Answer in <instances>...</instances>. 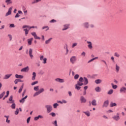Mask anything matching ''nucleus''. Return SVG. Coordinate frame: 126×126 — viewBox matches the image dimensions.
Returning <instances> with one entry per match:
<instances>
[{"mask_svg": "<svg viewBox=\"0 0 126 126\" xmlns=\"http://www.w3.org/2000/svg\"><path fill=\"white\" fill-rule=\"evenodd\" d=\"M83 113L86 115L87 117H90V112L89 111H83Z\"/></svg>", "mask_w": 126, "mask_h": 126, "instance_id": "nucleus-23", "label": "nucleus"}, {"mask_svg": "<svg viewBox=\"0 0 126 126\" xmlns=\"http://www.w3.org/2000/svg\"><path fill=\"white\" fill-rule=\"evenodd\" d=\"M11 75H12V74H6L4 76L3 79H8Z\"/></svg>", "mask_w": 126, "mask_h": 126, "instance_id": "nucleus-17", "label": "nucleus"}, {"mask_svg": "<svg viewBox=\"0 0 126 126\" xmlns=\"http://www.w3.org/2000/svg\"><path fill=\"white\" fill-rule=\"evenodd\" d=\"M23 29H25V28H28V29H29V30H30V29H32V28H36L37 29V27H34V26H32V27H30L28 25H24L22 27Z\"/></svg>", "mask_w": 126, "mask_h": 126, "instance_id": "nucleus-5", "label": "nucleus"}, {"mask_svg": "<svg viewBox=\"0 0 126 126\" xmlns=\"http://www.w3.org/2000/svg\"><path fill=\"white\" fill-rule=\"evenodd\" d=\"M39 94L40 93L39 92H37L33 94V97H36V96H38V95H39Z\"/></svg>", "mask_w": 126, "mask_h": 126, "instance_id": "nucleus-42", "label": "nucleus"}, {"mask_svg": "<svg viewBox=\"0 0 126 126\" xmlns=\"http://www.w3.org/2000/svg\"><path fill=\"white\" fill-rule=\"evenodd\" d=\"M95 90L96 92H101V88L99 87H97L95 88Z\"/></svg>", "mask_w": 126, "mask_h": 126, "instance_id": "nucleus-34", "label": "nucleus"}, {"mask_svg": "<svg viewBox=\"0 0 126 126\" xmlns=\"http://www.w3.org/2000/svg\"><path fill=\"white\" fill-rule=\"evenodd\" d=\"M29 71V66H27L25 68H23L21 70V71L22 72H27V71Z\"/></svg>", "mask_w": 126, "mask_h": 126, "instance_id": "nucleus-10", "label": "nucleus"}, {"mask_svg": "<svg viewBox=\"0 0 126 126\" xmlns=\"http://www.w3.org/2000/svg\"><path fill=\"white\" fill-rule=\"evenodd\" d=\"M44 91H45V90L44 89V88H41L39 90L38 92H39V94H41V93H42V92H44Z\"/></svg>", "mask_w": 126, "mask_h": 126, "instance_id": "nucleus-41", "label": "nucleus"}, {"mask_svg": "<svg viewBox=\"0 0 126 126\" xmlns=\"http://www.w3.org/2000/svg\"><path fill=\"white\" fill-rule=\"evenodd\" d=\"M69 26V25L68 24L64 25V29H62L63 31H64V30H66L68 29Z\"/></svg>", "mask_w": 126, "mask_h": 126, "instance_id": "nucleus-24", "label": "nucleus"}, {"mask_svg": "<svg viewBox=\"0 0 126 126\" xmlns=\"http://www.w3.org/2000/svg\"><path fill=\"white\" fill-rule=\"evenodd\" d=\"M120 92L121 93H126V88L125 87H122L120 88Z\"/></svg>", "mask_w": 126, "mask_h": 126, "instance_id": "nucleus-14", "label": "nucleus"}, {"mask_svg": "<svg viewBox=\"0 0 126 126\" xmlns=\"http://www.w3.org/2000/svg\"><path fill=\"white\" fill-rule=\"evenodd\" d=\"M114 56H115V57H116L117 58H120V54H119L117 52L115 53Z\"/></svg>", "mask_w": 126, "mask_h": 126, "instance_id": "nucleus-45", "label": "nucleus"}, {"mask_svg": "<svg viewBox=\"0 0 126 126\" xmlns=\"http://www.w3.org/2000/svg\"><path fill=\"white\" fill-rule=\"evenodd\" d=\"M113 120H115V121H119L120 120V116H119V114H117V116H114L113 117Z\"/></svg>", "mask_w": 126, "mask_h": 126, "instance_id": "nucleus-15", "label": "nucleus"}, {"mask_svg": "<svg viewBox=\"0 0 126 126\" xmlns=\"http://www.w3.org/2000/svg\"><path fill=\"white\" fill-rule=\"evenodd\" d=\"M23 89V85L20 87V89L19 90V91H18L19 93H21Z\"/></svg>", "mask_w": 126, "mask_h": 126, "instance_id": "nucleus-40", "label": "nucleus"}, {"mask_svg": "<svg viewBox=\"0 0 126 126\" xmlns=\"http://www.w3.org/2000/svg\"><path fill=\"white\" fill-rule=\"evenodd\" d=\"M28 95H26L25 97H23L22 99L20 100V103H24L25 102V99H27Z\"/></svg>", "mask_w": 126, "mask_h": 126, "instance_id": "nucleus-18", "label": "nucleus"}, {"mask_svg": "<svg viewBox=\"0 0 126 126\" xmlns=\"http://www.w3.org/2000/svg\"><path fill=\"white\" fill-rule=\"evenodd\" d=\"M8 37H9L10 41L12 40V36L11 34H8Z\"/></svg>", "mask_w": 126, "mask_h": 126, "instance_id": "nucleus-53", "label": "nucleus"}, {"mask_svg": "<svg viewBox=\"0 0 126 126\" xmlns=\"http://www.w3.org/2000/svg\"><path fill=\"white\" fill-rule=\"evenodd\" d=\"M4 117V118H6V123H7V124H10V120H8V119L9 118V116L5 115Z\"/></svg>", "mask_w": 126, "mask_h": 126, "instance_id": "nucleus-19", "label": "nucleus"}, {"mask_svg": "<svg viewBox=\"0 0 126 126\" xmlns=\"http://www.w3.org/2000/svg\"><path fill=\"white\" fill-rule=\"evenodd\" d=\"M14 83H15V84H17V83H18V79H17L15 80Z\"/></svg>", "mask_w": 126, "mask_h": 126, "instance_id": "nucleus-62", "label": "nucleus"}, {"mask_svg": "<svg viewBox=\"0 0 126 126\" xmlns=\"http://www.w3.org/2000/svg\"><path fill=\"white\" fill-rule=\"evenodd\" d=\"M45 108H46L47 113H51L53 111V107L51 105H46Z\"/></svg>", "mask_w": 126, "mask_h": 126, "instance_id": "nucleus-3", "label": "nucleus"}, {"mask_svg": "<svg viewBox=\"0 0 126 126\" xmlns=\"http://www.w3.org/2000/svg\"><path fill=\"white\" fill-rule=\"evenodd\" d=\"M50 23H55V22H57V21H56L55 20H52L50 21Z\"/></svg>", "mask_w": 126, "mask_h": 126, "instance_id": "nucleus-59", "label": "nucleus"}, {"mask_svg": "<svg viewBox=\"0 0 126 126\" xmlns=\"http://www.w3.org/2000/svg\"><path fill=\"white\" fill-rule=\"evenodd\" d=\"M30 119H31V117H29L27 120V124H29V122H30Z\"/></svg>", "mask_w": 126, "mask_h": 126, "instance_id": "nucleus-55", "label": "nucleus"}, {"mask_svg": "<svg viewBox=\"0 0 126 126\" xmlns=\"http://www.w3.org/2000/svg\"><path fill=\"white\" fill-rule=\"evenodd\" d=\"M19 113V109H18V108H17L16 110L15 111V114L18 115Z\"/></svg>", "mask_w": 126, "mask_h": 126, "instance_id": "nucleus-44", "label": "nucleus"}, {"mask_svg": "<svg viewBox=\"0 0 126 126\" xmlns=\"http://www.w3.org/2000/svg\"><path fill=\"white\" fill-rule=\"evenodd\" d=\"M81 56L82 57H85V56H86V53L85 52H83L81 54Z\"/></svg>", "mask_w": 126, "mask_h": 126, "instance_id": "nucleus-46", "label": "nucleus"}, {"mask_svg": "<svg viewBox=\"0 0 126 126\" xmlns=\"http://www.w3.org/2000/svg\"><path fill=\"white\" fill-rule=\"evenodd\" d=\"M31 34L33 36L34 39H36L37 40H40L41 38L38 36H37V34H36L35 32H32L31 33Z\"/></svg>", "mask_w": 126, "mask_h": 126, "instance_id": "nucleus-6", "label": "nucleus"}, {"mask_svg": "<svg viewBox=\"0 0 126 126\" xmlns=\"http://www.w3.org/2000/svg\"><path fill=\"white\" fill-rule=\"evenodd\" d=\"M79 77V75L78 74H76L74 76V79H78V78Z\"/></svg>", "mask_w": 126, "mask_h": 126, "instance_id": "nucleus-48", "label": "nucleus"}, {"mask_svg": "<svg viewBox=\"0 0 126 126\" xmlns=\"http://www.w3.org/2000/svg\"><path fill=\"white\" fill-rule=\"evenodd\" d=\"M101 62H102V63H105V65H107V62H106V61H105V60H101Z\"/></svg>", "mask_w": 126, "mask_h": 126, "instance_id": "nucleus-60", "label": "nucleus"}, {"mask_svg": "<svg viewBox=\"0 0 126 126\" xmlns=\"http://www.w3.org/2000/svg\"><path fill=\"white\" fill-rule=\"evenodd\" d=\"M38 119H43L44 117L42 115H38Z\"/></svg>", "mask_w": 126, "mask_h": 126, "instance_id": "nucleus-64", "label": "nucleus"}, {"mask_svg": "<svg viewBox=\"0 0 126 126\" xmlns=\"http://www.w3.org/2000/svg\"><path fill=\"white\" fill-rule=\"evenodd\" d=\"M38 120H39V117H38V116L35 117L34 118V121H38Z\"/></svg>", "mask_w": 126, "mask_h": 126, "instance_id": "nucleus-63", "label": "nucleus"}, {"mask_svg": "<svg viewBox=\"0 0 126 126\" xmlns=\"http://www.w3.org/2000/svg\"><path fill=\"white\" fill-rule=\"evenodd\" d=\"M30 30H29V29H24V30H23V31H24V32H25V36H27V35H28V33H29V31H30Z\"/></svg>", "mask_w": 126, "mask_h": 126, "instance_id": "nucleus-16", "label": "nucleus"}, {"mask_svg": "<svg viewBox=\"0 0 126 126\" xmlns=\"http://www.w3.org/2000/svg\"><path fill=\"white\" fill-rule=\"evenodd\" d=\"M52 38H49L48 40L45 41V44H50L51 41H52Z\"/></svg>", "mask_w": 126, "mask_h": 126, "instance_id": "nucleus-32", "label": "nucleus"}, {"mask_svg": "<svg viewBox=\"0 0 126 126\" xmlns=\"http://www.w3.org/2000/svg\"><path fill=\"white\" fill-rule=\"evenodd\" d=\"M57 107H59V104H58L57 103H54L53 104V108L54 109H57Z\"/></svg>", "mask_w": 126, "mask_h": 126, "instance_id": "nucleus-38", "label": "nucleus"}, {"mask_svg": "<svg viewBox=\"0 0 126 126\" xmlns=\"http://www.w3.org/2000/svg\"><path fill=\"white\" fill-rule=\"evenodd\" d=\"M15 77H16V78L22 79V78H23V76H22L21 75H18V74H16L15 75Z\"/></svg>", "mask_w": 126, "mask_h": 126, "instance_id": "nucleus-28", "label": "nucleus"}, {"mask_svg": "<svg viewBox=\"0 0 126 126\" xmlns=\"http://www.w3.org/2000/svg\"><path fill=\"white\" fill-rule=\"evenodd\" d=\"M11 10H12V7H11L9 8L8 12L6 13L5 16H8L11 14Z\"/></svg>", "mask_w": 126, "mask_h": 126, "instance_id": "nucleus-12", "label": "nucleus"}, {"mask_svg": "<svg viewBox=\"0 0 126 126\" xmlns=\"http://www.w3.org/2000/svg\"><path fill=\"white\" fill-rule=\"evenodd\" d=\"M32 54H33V49H32V48H30V49H29V56H30V58L32 60L34 57Z\"/></svg>", "mask_w": 126, "mask_h": 126, "instance_id": "nucleus-8", "label": "nucleus"}, {"mask_svg": "<svg viewBox=\"0 0 126 126\" xmlns=\"http://www.w3.org/2000/svg\"><path fill=\"white\" fill-rule=\"evenodd\" d=\"M111 85L113 89H117L118 88V86L114 85L113 83L111 84Z\"/></svg>", "mask_w": 126, "mask_h": 126, "instance_id": "nucleus-36", "label": "nucleus"}, {"mask_svg": "<svg viewBox=\"0 0 126 126\" xmlns=\"http://www.w3.org/2000/svg\"><path fill=\"white\" fill-rule=\"evenodd\" d=\"M66 103H67V101H66V100H62V104H66Z\"/></svg>", "mask_w": 126, "mask_h": 126, "instance_id": "nucleus-57", "label": "nucleus"}, {"mask_svg": "<svg viewBox=\"0 0 126 126\" xmlns=\"http://www.w3.org/2000/svg\"><path fill=\"white\" fill-rule=\"evenodd\" d=\"M13 98V96L12 95H11L9 98V101H10L9 103L10 104H12V103H14V100H12Z\"/></svg>", "mask_w": 126, "mask_h": 126, "instance_id": "nucleus-21", "label": "nucleus"}, {"mask_svg": "<svg viewBox=\"0 0 126 126\" xmlns=\"http://www.w3.org/2000/svg\"><path fill=\"white\" fill-rule=\"evenodd\" d=\"M114 93V90L112 89L110 90L109 91H108L107 94L108 95H112V94Z\"/></svg>", "mask_w": 126, "mask_h": 126, "instance_id": "nucleus-30", "label": "nucleus"}, {"mask_svg": "<svg viewBox=\"0 0 126 126\" xmlns=\"http://www.w3.org/2000/svg\"><path fill=\"white\" fill-rule=\"evenodd\" d=\"M5 2L7 5H8V4H11L12 3V2L10 0H6Z\"/></svg>", "mask_w": 126, "mask_h": 126, "instance_id": "nucleus-37", "label": "nucleus"}, {"mask_svg": "<svg viewBox=\"0 0 126 126\" xmlns=\"http://www.w3.org/2000/svg\"><path fill=\"white\" fill-rule=\"evenodd\" d=\"M116 70L117 71V72H119V71H120V66L119 65H118V64H116Z\"/></svg>", "mask_w": 126, "mask_h": 126, "instance_id": "nucleus-31", "label": "nucleus"}, {"mask_svg": "<svg viewBox=\"0 0 126 126\" xmlns=\"http://www.w3.org/2000/svg\"><path fill=\"white\" fill-rule=\"evenodd\" d=\"M5 94V92H3L2 94H0V99H1L4 96V94Z\"/></svg>", "mask_w": 126, "mask_h": 126, "instance_id": "nucleus-39", "label": "nucleus"}, {"mask_svg": "<svg viewBox=\"0 0 126 126\" xmlns=\"http://www.w3.org/2000/svg\"><path fill=\"white\" fill-rule=\"evenodd\" d=\"M38 83V81H34L32 83V85H35V84H37Z\"/></svg>", "mask_w": 126, "mask_h": 126, "instance_id": "nucleus-52", "label": "nucleus"}, {"mask_svg": "<svg viewBox=\"0 0 126 126\" xmlns=\"http://www.w3.org/2000/svg\"><path fill=\"white\" fill-rule=\"evenodd\" d=\"M38 1H39L38 0L32 1V4H34V3H37V2H38Z\"/></svg>", "mask_w": 126, "mask_h": 126, "instance_id": "nucleus-61", "label": "nucleus"}, {"mask_svg": "<svg viewBox=\"0 0 126 126\" xmlns=\"http://www.w3.org/2000/svg\"><path fill=\"white\" fill-rule=\"evenodd\" d=\"M33 90L34 91H38L39 90V86L34 87Z\"/></svg>", "mask_w": 126, "mask_h": 126, "instance_id": "nucleus-43", "label": "nucleus"}, {"mask_svg": "<svg viewBox=\"0 0 126 126\" xmlns=\"http://www.w3.org/2000/svg\"><path fill=\"white\" fill-rule=\"evenodd\" d=\"M10 27H12V28H14V27H15V26L14 25V24H11L10 25Z\"/></svg>", "mask_w": 126, "mask_h": 126, "instance_id": "nucleus-54", "label": "nucleus"}, {"mask_svg": "<svg viewBox=\"0 0 126 126\" xmlns=\"http://www.w3.org/2000/svg\"><path fill=\"white\" fill-rule=\"evenodd\" d=\"M76 56H72L70 59V62L72 64H74L76 62Z\"/></svg>", "mask_w": 126, "mask_h": 126, "instance_id": "nucleus-4", "label": "nucleus"}, {"mask_svg": "<svg viewBox=\"0 0 126 126\" xmlns=\"http://www.w3.org/2000/svg\"><path fill=\"white\" fill-rule=\"evenodd\" d=\"M50 115H51V116H52V117H56V113H55L52 112L50 114Z\"/></svg>", "mask_w": 126, "mask_h": 126, "instance_id": "nucleus-50", "label": "nucleus"}, {"mask_svg": "<svg viewBox=\"0 0 126 126\" xmlns=\"http://www.w3.org/2000/svg\"><path fill=\"white\" fill-rule=\"evenodd\" d=\"M19 16H20L19 15V14L18 13H17L16 15L15 16V18H17L19 17Z\"/></svg>", "mask_w": 126, "mask_h": 126, "instance_id": "nucleus-58", "label": "nucleus"}, {"mask_svg": "<svg viewBox=\"0 0 126 126\" xmlns=\"http://www.w3.org/2000/svg\"><path fill=\"white\" fill-rule=\"evenodd\" d=\"M76 46H77V43H73L72 48H74V47H76Z\"/></svg>", "mask_w": 126, "mask_h": 126, "instance_id": "nucleus-49", "label": "nucleus"}, {"mask_svg": "<svg viewBox=\"0 0 126 126\" xmlns=\"http://www.w3.org/2000/svg\"><path fill=\"white\" fill-rule=\"evenodd\" d=\"M80 101L81 103H86L87 100L86 99L85 97L83 96H81L80 97Z\"/></svg>", "mask_w": 126, "mask_h": 126, "instance_id": "nucleus-13", "label": "nucleus"}, {"mask_svg": "<svg viewBox=\"0 0 126 126\" xmlns=\"http://www.w3.org/2000/svg\"><path fill=\"white\" fill-rule=\"evenodd\" d=\"M110 107H117V103L111 102L110 104Z\"/></svg>", "mask_w": 126, "mask_h": 126, "instance_id": "nucleus-27", "label": "nucleus"}, {"mask_svg": "<svg viewBox=\"0 0 126 126\" xmlns=\"http://www.w3.org/2000/svg\"><path fill=\"white\" fill-rule=\"evenodd\" d=\"M36 72H32V80H35V79H36Z\"/></svg>", "mask_w": 126, "mask_h": 126, "instance_id": "nucleus-22", "label": "nucleus"}, {"mask_svg": "<svg viewBox=\"0 0 126 126\" xmlns=\"http://www.w3.org/2000/svg\"><path fill=\"white\" fill-rule=\"evenodd\" d=\"M84 79L85 80V85H87L88 84V79L86 77H84Z\"/></svg>", "mask_w": 126, "mask_h": 126, "instance_id": "nucleus-35", "label": "nucleus"}, {"mask_svg": "<svg viewBox=\"0 0 126 126\" xmlns=\"http://www.w3.org/2000/svg\"><path fill=\"white\" fill-rule=\"evenodd\" d=\"M47 28L46 31L47 30H49V27L48 26H44L42 28V30H44V29H46Z\"/></svg>", "mask_w": 126, "mask_h": 126, "instance_id": "nucleus-51", "label": "nucleus"}, {"mask_svg": "<svg viewBox=\"0 0 126 126\" xmlns=\"http://www.w3.org/2000/svg\"><path fill=\"white\" fill-rule=\"evenodd\" d=\"M92 105L93 106H97V103L96 102V100L94 99L92 100Z\"/></svg>", "mask_w": 126, "mask_h": 126, "instance_id": "nucleus-26", "label": "nucleus"}, {"mask_svg": "<svg viewBox=\"0 0 126 126\" xmlns=\"http://www.w3.org/2000/svg\"><path fill=\"white\" fill-rule=\"evenodd\" d=\"M12 103H13L11 105L12 109H15V103L14 102Z\"/></svg>", "mask_w": 126, "mask_h": 126, "instance_id": "nucleus-47", "label": "nucleus"}, {"mask_svg": "<svg viewBox=\"0 0 126 126\" xmlns=\"http://www.w3.org/2000/svg\"><path fill=\"white\" fill-rule=\"evenodd\" d=\"M40 61H41L42 62V63L43 64H46L47 63V58H44V56L40 55L39 57Z\"/></svg>", "mask_w": 126, "mask_h": 126, "instance_id": "nucleus-2", "label": "nucleus"}, {"mask_svg": "<svg viewBox=\"0 0 126 126\" xmlns=\"http://www.w3.org/2000/svg\"><path fill=\"white\" fill-rule=\"evenodd\" d=\"M55 81H56V82H59V83H63V82H64V79L57 78L55 79Z\"/></svg>", "mask_w": 126, "mask_h": 126, "instance_id": "nucleus-7", "label": "nucleus"}, {"mask_svg": "<svg viewBox=\"0 0 126 126\" xmlns=\"http://www.w3.org/2000/svg\"><path fill=\"white\" fill-rule=\"evenodd\" d=\"M83 26L84 27H85V28L88 29L89 28V23H88V22H86L83 24Z\"/></svg>", "mask_w": 126, "mask_h": 126, "instance_id": "nucleus-20", "label": "nucleus"}, {"mask_svg": "<svg viewBox=\"0 0 126 126\" xmlns=\"http://www.w3.org/2000/svg\"><path fill=\"white\" fill-rule=\"evenodd\" d=\"M98 57H95L94 58H93L92 59H91L90 61H88V63H91V62H93V61H94V60H98Z\"/></svg>", "mask_w": 126, "mask_h": 126, "instance_id": "nucleus-33", "label": "nucleus"}, {"mask_svg": "<svg viewBox=\"0 0 126 126\" xmlns=\"http://www.w3.org/2000/svg\"><path fill=\"white\" fill-rule=\"evenodd\" d=\"M32 41H33V38H31L30 39H28V43L29 45L32 44Z\"/></svg>", "mask_w": 126, "mask_h": 126, "instance_id": "nucleus-25", "label": "nucleus"}, {"mask_svg": "<svg viewBox=\"0 0 126 126\" xmlns=\"http://www.w3.org/2000/svg\"><path fill=\"white\" fill-rule=\"evenodd\" d=\"M95 82L96 84H100V83H101V82H102V80L97 79L95 81Z\"/></svg>", "mask_w": 126, "mask_h": 126, "instance_id": "nucleus-29", "label": "nucleus"}, {"mask_svg": "<svg viewBox=\"0 0 126 126\" xmlns=\"http://www.w3.org/2000/svg\"><path fill=\"white\" fill-rule=\"evenodd\" d=\"M66 54L67 55V54H68V49L67 48V45H66Z\"/></svg>", "mask_w": 126, "mask_h": 126, "instance_id": "nucleus-56", "label": "nucleus"}, {"mask_svg": "<svg viewBox=\"0 0 126 126\" xmlns=\"http://www.w3.org/2000/svg\"><path fill=\"white\" fill-rule=\"evenodd\" d=\"M108 106H109V100H106L104 102L102 108H107Z\"/></svg>", "mask_w": 126, "mask_h": 126, "instance_id": "nucleus-9", "label": "nucleus"}, {"mask_svg": "<svg viewBox=\"0 0 126 126\" xmlns=\"http://www.w3.org/2000/svg\"><path fill=\"white\" fill-rule=\"evenodd\" d=\"M83 85V78L80 77L79 80L77 81V84L75 85V89L77 90H80L81 89V87Z\"/></svg>", "mask_w": 126, "mask_h": 126, "instance_id": "nucleus-1", "label": "nucleus"}, {"mask_svg": "<svg viewBox=\"0 0 126 126\" xmlns=\"http://www.w3.org/2000/svg\"><path fill=\"white\" fill-rule=\"evenodd\" d=\"M88 45V47L89 49H90V50L93 49V46H92V42L91 41H87Z\"/></svg>", "mask_w": 126, "mask_h": 126, "instance_id": "nucleus-11", "label": "nucleus"}]
</instances>
